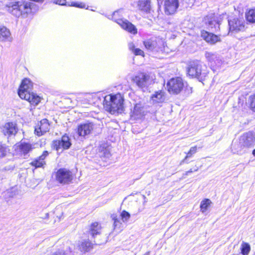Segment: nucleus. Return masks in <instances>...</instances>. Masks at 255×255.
Here are the masks:
<instances>
[{"instance_id":"nucleus-1","label":"nucleus","mask_w":255,"mask_h":255,"mask_svg":"<svg viewBox=\"0 0 255 255\" xmlns=\"http://www.w3.org/2000/svg\"><path fill=\"white\" fill-rule=\"evenodd\" d=\"M5 8L8 12L17 17H26L33 15L37 10L34 4L24 0H7Z\"/></svg>"},{"instance_id":"nucleus-2","label":"nucleus","mask_w":255,"mask_h":255,"mask_svg":"<svg viewBox=\"0 0 255 255\" xmlns=\"http://www.w3.org/2000/svg\"><path fill=\"white\" fill-rule=\"evenodd\" d=\"M166 89L171 95H177L183 92L187 95L192 93V88L180 76L169 79L166 83Z\"/></svg>"},{"instance_id":"nucleus-3","label":"nucleus","mask_w":255,"mask_h":255,"mask_svg":"<svg viewBox=\"0 0 255 255\" xmlns=\"http://www.w3.org/2000/svg\"><path fill=\"white\" fill-rule=\"evenodd\" d=\"M109 100L104 98L103 105L106 110L111 114L121 113L124 110V97L120 93L110 94Z\"/></svg>"},{"instance_id":"nucleus-4","label":"nucleus","mask_w":255,"mask_h":255,"mask_svg":"<svg viewBox=\"0 0 255 255\" xmlns=\"http://www.w3.org/2000/svg\"><path fill=\"white\" fill-rule=\"evenodd\" d=\"M208 72L197 62L191 63L187 68V75L191 78H197L200 81L205 79Z\"/></svg>"},{"instance_id":"nucleus-5","label":"nucleus","mask_w":255,"mask_h":255,"mask_svg":"<svg viewBox=\"0 0 255 255\" xmlns=\"http://www.w3.org/2000/svg\"><path fill=\"white\" fill-rule=\"evenodd\" d=\"M75 177V174L71 170L66 168H60L55 173L56 181L62 185L71 183Z\"/></svg>"},{"instance_id":"nucleus-6","label":"nucleus","mask_w":255,"mask_h":255,"mask_svg":"<svg viewBox=\"0 0 255 255\" xmlns=\"http://www.w3.org/2000/svg\"><path fill=\"white\" fill-rule=\"evenodd\" d=\"M229 32L238 33L245 29V21L242 14L234 16L228 19Z\"/></svg>"},{"instance_id":"nucleus-7","label":"nucleus","mask_w":255,"mask_h":255,"mask_svg":"<svg viewBox=\"0 0 255 255\" xmlns=\"http://www.w3.org/2000/svg\"><path fill=\"white\" fill-rule=\"evenodd\" d=\"M202 22L209 31H218L220 29V23L214 13H211L204 16Z\"/></svg>"},{"instance_id":"nucleus-8","label":"nucleus","mask_w":255,"mask_h":255,"mask_svg":"<svg viewBox=\"0 0 255 255\" xmlns=\"http://www.w3.org/2000/svg\"><path fill=\"white\" fill-rule=\"evenodd\" d=\"M72 145L71 139L67 133H64L60 139H55L52 141L51 148L56 151L60 149L67 150Z\"/></svg>"},{"instance_id":"nucleus-9","label":"nucleus","mask_w":255,"mask_h":255,"mask_svg":"<svg viewBox=\"0 0 255 255\" xmlns=\"http://www.w3.org/2000/svg\"><path fill=\"white\" fill-rule=\"evenodd\" d=\"M151 80L150 74L143 72H139L131 79L133 83L140 89L147 87V83Z\"/></svg>"},{"instance_id":"nucleus-10","label":"nucleus","mask_w":255,"mask_h":255,"mask_svg":"<svg viewBox=\"0 0 255 255\" xmlns=\"http://www.w3.org/2000/svg\"><path fill=\"white\" fill-rule=\"evenodd\" d=\"M201 38L207 43L215 45L222 41L221 35L204 29L201 30Z\"/></svg>"},{"instance_id":"nucleus-11","label":"nucleus","mask_w":255,"mask_h":255,"mask_svg":"<svg viewBox=\"0 0 255 255\" xmlns=\"http://www.w3.org/2000/svg\"><path fill=\"white\" fill-rule=\"evenodd\" d=\"M18 130L17 124L15 122H8L1 127L2 133L6 136L8 138L11 136H14Z\"/></svg>"},{"instance_id":"nucleus-12","label":"nucleus","mask_w":255,"mask_h":255,"mask_svg":"<svg viewBox=\"0 0 255 255\" xmlns=\"http://www.w3.org/2000/svg\"><path fill=\"white\" fill-rule=\"evenodd\" d=\"M49 153L48 151L44 150L41 155L33 159L29 163V165L33 168V169L44 168L46 165V158L49 156Z\"/></svg>"},{"instance_id":"nucleus-13","label":"nucleus","mask_w":255,"mask_h":255,"mask_svg":"<svg viewBox=\"0 0 255 255\" xmlns=\"http://www.w3.org/2000/svg\"><path fill=\"white\" fill-rule=\"evenodd\" d=\"M51 123L47 119H43L37 123L34 128V133L38 136L44 134L50 130Z\"/></svg>"},{"instance_id":"nucleus-14","label":"nucleus","mask_w":255,"mask_h":255,"mask_svg":"<svg viewBox=\"0 0 255 255\" xmlns=\"http://www.w3.org/2000/svg\"><path fill=\"white\" fill-rule=\"evenodd\" d=\"M179 6V0H164L163 8L165 14L167 15L174 14Z\"/></svg>"},{"instance_id":"nucleus-15","label":"nucleus","mask_w":255,"mask_h":255,"mask_svg":"<svg viewBox=\"0 0 255 255\" xmlns=\"http://www.w3.org/2000/svg\"><path fill=\"white\" fill-rule=\"evenodd\" d=\"M94 128V125L92 123H82L77 126L76 132L79 136L85 137L91 134Z\"/></svg>"},{"instance_id":"nucleus-16","label":"nucleus","mask_w":255,"mask_h":255,"mask_svg":"<svg viewBox=\"0 0 255 255\" xmlns=\"http://www.w3.org/2000/svg\"><path fill=\"white\" fill-rule=\"evenodd\" d=\"M33 88V83L31 81L27 78H25L21 82L19 86L17 93L19 97L20 98L23 97L26 93L30 92Z\"/></svg>"},{"instance_id":"nucleus-17","label":"nucleus","mask_w":255,"mask_h":255,"mask_svg":"<svg viewBox=\"0 0 255 255\" xmlns=\"http://www.w3.org/2000/svg\"><path fill=\"white\" fill-rule=\"evenodd\" d=\"M23 97H20L22 100L27 101L31 107L35 108L37 106L42 100V98L38 96L37 94L30 92L26 93Z\"/></svg>"},{"instance_id":"nucleus-18","label":"nucleus","mask_w":255,"mask_h":255,"mask_svg":"<svg viewBox=\"0 0 255 255\" xmlns=\"http://www.w3.org/2000/svg\"><path fill=\"white\" fill-rule=\"evenodd\" d=\"M16 150H17L21 155H25L30 153L34 148L32 144L28 142H19L16 144Z\"/></svg>"},{"instance_id":"nucleus-19","label":"nucleus","mask_w":255,"mask_h":255,"mask_svg":"<svg viewBox=\"0 0 255 255\" xmlns=\"http://www.w3.org/2000/svg\"><path fill=\"white\" fill-rule=\"evenodd\" d=\"M137 5L138 10L143 13H150L153 11L151 0H138Z\"/></svg>"},{"instance_id":"nucleus-20","label":"nucleus","mask_w":255,"mask_h":255,"mask_svg":"<svg viewBox=\"0 0 255 255\" xmlns=\"http://www.w3.org/2000/svg\"><path fill=\"white\" fill-rule=\"evenodd\" d=\"M161 39L150 38L143 41V44L145 48L148 50H153L156 48H160L159 43Z\"/></svg>"},{"instance_id":"nucleus-21","label":"nucleus","mask_w":255,"mask_h":255,"mask_svg":"<svg viewBox=\"0 0 255 255\" xmlns=\"http://www.w3.org/2000/svg\"><path fill=\"white\" fill-rule=\"evenodd\" d=\"M102 229V227L100 223L94 222L89 225L88 232L92 237L94 238L96 236L101 235Z\"/></svg>"},{"instance_id":"nucleus-22","label":"nucleus","mask_w":255,"mask_h":255,"mask_svg":"<svg viewBox=\"0 0 255 255\" xmlns=\"http://www.w3.org/2000/svg\"><path fill=\"white\" fill-rule=\"evenodd\" d=\"M119 25L130 34L135 35L137 33V29L135 26L126 19H125Z\"/></svg>"},{"instance_id":"nucleus-23","label":"nucleus","mask_w":255,"mask_h":255,"mask_svg":"<svg viewBox=\"0 0 255 255\" xmlns=\"http://www.w3.org/2000/svg\"><path fill=\"white\" fill-rule=\"evenodd\" d=\"M165 99V92L161 90L154 92L151 96L150 100L154 104H160L164 102Z\"/></svg>"},{"instance_id":"nucleus-24","label":"nucleus","mask_w":255,"mask_h":255,"mask_svg":"<svg viewBox=\"0 0 255 255\" xmlns=\"http://www.w3.org/2000/svg\"><path fill=\"white\" fill-rule=\"evenodd\" d=\"M11 33L9 30L4 26H0V41L9 40Z\"/></svg>"},{"instance_id":"nucleus-25","label":"nucleus","mask_w":255,"mask_h":255,"mask_svg":"<svg viewBox=\"0 0 255 255\" xmlns=\"http://www.w3.org/2000/svg\"><path fill=\"white\" fill-rule=\"evenodd\" d=\"M94 244L89 240H85L81 242L79 246V250L85 253L90 252L94 248Z\"/></svg>"},{"instance_id":"nucleus-26","label":"nucleus","mask_w":255,"mask_h":255,"mask_svg":"<svg viewBox=\"0 0 255 255\" xmlns=\"http://www.w3.org/2000/svg\"><path fill=\"white\" fill-rule=\"evenodd\" d=\"M247 21L250 23H255V7L248 9L245 13Z\"/></svg>"},{"instance_id":"nucleus-27","label":"nucleus","mask_w":255,"mask_h":255,"mask_svg":"<svg viewBox=\"0 0 255 255\" xmlns=\"http://www.w3.org/2000/svg\"><path fill=\"white\" fill-rule=\"evenodd\" d=\"M112 19L120 25L125 19L123 12L120 10L115 11L112 15Z\"/></svg>"},{"instance_id":"nucleus-28","label":"nucleus","mask_w":255,"mask_h":255,"mask_svg":"<svg viewBox=\"0 0 255 255\" xmlns=\"http://www.w3.org/2000/svg\"><path fill=\"white\" fill-rule=\"evenodd\" d=\"M212 202L209 199H204L200 203V211L202 213H205L208 209V208L210 207Z\"/></svg>"},{"instance_id":"nucleus-29","label":"nucleus","mask_w":255,"mask_h":255,"mask_svg":"<svg viewBox=\"0 0 255 255\" xmlns=\"http://www.w3.org/2000/svg\"><path fill=\"white\" fill-rule=\"evenodd\" d=\"M251 251V247L249 243L243 242L241 246V253L243 255H248Z\"/></svg>"},{"instance_id":"nucleus-30","label":"nucleus","mask_w":255,"mask_h":255,"mask_svg":"<svg viewBox=\"0 0 255 255\" xmlns=\"http://www.w3.org/2000/svg\"><path fill=\"white\" fill-rule=\"evenodd\" d=\"M198 147L195 145L190 147L188 151L186 153V156L184 157L182 161H185L187 158L192 157L194 154L197 152Z\"/></svg>"},{"instance_id":"nucleus-31","label":"nucleus","mask_w":255,"mask_h":255,"mask_svg":"<svg viewBox=\"0 0 255 255\" xmlns=\"http://www.w3.org/2000/svg\"><path fill=\"white\" fill-rule=\"evenodd\" d=\"M249 108L254 113H255V93L249 97Z\"/></svg>"},{"instance_id":"nucleus-32","label":"nucleus","mask_w":255,"mask_h":255,"mask_svg":"<svg viewBox=\"0 0 255 255\" xmlns=\"http://www.w3.org/2000/svg\"><path fill=\"white\" fill-rule=\"evenodd\" d=\"M130 50L133 53V54L136 55L141 56L144 57L145 56L144 52L143 50L140 49V48H135L134 46L133 45L132 47H130Z\"/></svg>"},{"instance_id":"nucleus-33","label":"nucleus","mask_w":255,"mask_h":255,"mask_svg":"<svg viewBox=\"0 0 255 255\" xmlns=\"http://www.w3.org/2000/svg\"><path fill=\"white\" fill-rule=\"evenodd\" d=\"M205 56L208 61L210 62H213L215 61V59L216 57L215 56V54L213 53H212L211 52L206 51L205 53Z\"/></svg>"},{"instance_id":"nucleus-34","label":"nucleus","mask_w":255,"mask_h":255,"mask_svg":"<svg viewBox=\"0 0 255 255\" xmlns=\"http://www.w3.org/2000/svg\"><path fill=\"white\" fill-rule=\"evenodd\" d=\"M7 146L0 142V157H3L6 155Z\"/></svg>"},{"instance_id":"nucleus-35","label":"nucleus","mask_w":255,"mask_h":255,"mask_svg":"<svg viewBox=\"0 0 255 255\" xmlns=\"http://www.w3.org/2000/svg\"><path fill=\"white\" fill-rule=\"evenodd\" d=\"M120 217L123 222L127 221L130 217V214L126 210L122 211Z\"/></svg>"},{"instance_id":"nucleus-36","label":"nucleus","mask_w":255,"mask_h":255,"mask_svg":"<svg viewBox=\"0 0 255 255\" xmlns=\"http://www.w3.org/2000/svg\"><path fill=\"white\" fill-rule=\"evenodd\" d=\"M252 137L251 136H246L245 138H243V146L249 147H250L252 143L250 142V139H252Z\"/></svg>"},{"instance_id":"nucleus-37","label":"nucleus","mask_w":255,"mask_h":255,"mask_svg":"<svg viewBox=\"0 0 255 255\" xmlns=\"http://www.w3.org/2000/svg\"><path fill=\"white\" fill-rule=\"evenodd\" d=\"M54 2L56 4L61 5H66V0H55Z\"/></svg>"},{"instance_id":"nucleus-38","label":"nucleus","mask_w":255,"mask_h":255,"mask_svg":"<svg viewBox=\"0 0 255 255\" xmlns=\"http://www.w3.org/2000/svg\"><path fill=\"white\" fill-rule=\"evenodd\" d=\"M71 6H75V7H83V4L82 3H76V2H74V3H72L71 4Z\"/></svg>"},{"instance_id":"nucleus-39","label":"nucleus","mask_w":255,"mask_h":255,"mask_svg":"<svg viewBox=\"0 0 255 255\" xmlns=\"http://www.w3.org/2000/svg\"><path fill=\"white\" fill-rule=\"evenodd\" d=\"M198 169V168L197 167L195 169H194L193 170L191 169L187 171L186 172H185L184 175H187L189 173H192L193 172L197 171Z\"/></svg>"},{"instance_id":"nucleus-40","label":"nucleus","mask_w":255,"mask_h":255,"mask_svg":"<svg viewBox=\"0 0 255 255\" xmlns=\"http://www.w3.org/2000/svg\"><path fill=\"white\" fill-rule=\"evenodd\" d=\"M52 255H65L64 252H56L53 253Z\"/></svg>"},{"instance_id":"nucleus-41","label":"nucleus","mask_w":255,"mask_h":255,"mask_svg":"<svg viewBox=\"0 0 255 255\" xmlns=\"http://www.w3.org/2000/svg\"><path fill=\"white\" fill-rule=\"evenodd\" d=\"M113 220L114 224H116L117 223L119 222V220L117 218H113Z\"/></svg>"},{"instance_id":"nucleus-42","label":"nucleus","mask_w":255,"mask_h":255,"mask_svg":"<svg viewBox=\"0 0 255 255\" xmlns=\"http://www.w3.org/2000/svg\"><path fill=\"white\" fill-rule=\"evenodd\" d=\"M252 153L254 156H255V148L253 150Z\"/></svg>"},{"instance_id":"nucleus-43","label":"nucleus","mask_w":255,"mask_h":255,"mask_svg":"<svg viewBox=\"0 0 255 255\" xmlns=\"http://www.w3.org/2000/svg\"><path fill=\"white\" fill-rule=\"evenodd\" d=\"M144 255H149V252H148L146 253Z\"/></svg>"}]
</instances>
